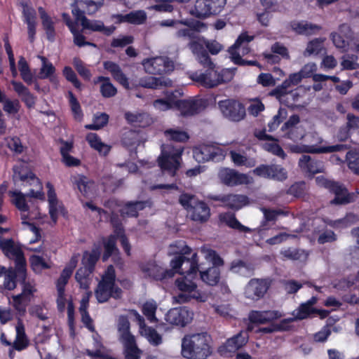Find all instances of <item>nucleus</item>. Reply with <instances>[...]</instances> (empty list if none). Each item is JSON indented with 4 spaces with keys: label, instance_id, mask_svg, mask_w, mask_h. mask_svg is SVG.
I'll return each mask as SVG.
<instances>
[{
    "label": "nucleus",
    "instance_id": "393cba45",
    "mask_svg": "<svg viewBox=\"0 0 359 359\" xmlns=\"http://www.w3.org/2000/svg\"><path fill=\"white\" fill-rule=\"evenodd\" d=\"M218 175L222 183L230 187L248 184L249 182L248 175L239 173L233 169L222 168L219 170Z\"/></svg>",
    "mask_w": 359,
    "mask_h": 359
},
{
    "label": "nucleus",
    "instance_id": "a19ab883",
    "mask_svg": "<svg viewBox=\"0 0 359 359\" xmlns=\"http://www.w3.org/2000/svg\"><path fill=\"white\" fill-rule=\"evenodd\" d=\"M163 135L167 140L177 142H185L189 139L188 133L180 128H168Z\"/></svg>",
    "mask_w": 359,
    "mask_h": 359
},
{
    "label": "nucleus",
    "instance_id": "79ce46f5",
    "mask_svg": "<svg viewBox=\"0 0 359 359\" xmlns=\"http://www.w3.org/2000/svg\"><path fill=\"white\" fill-rule=\"evenodd\" d=\"M292 29L299 34L311 35L317 33L320 29L319 25L306 21L293 22Z\"/></svg>",
    "mask_w": 359,
    "mask_h": 359
},
{
    "label": "nucleus",
    "instance_id": "13d9d810",
    "mask_svg": "<svg viewBox=\"0 0 359 359\" xmlns=\"http://www.w3.org/2000/svg\"><path fill=\"white\" fill-rule=\"evenodd\" d=\"M348 168L355 174L359 175V150L353 149L346 154Z\"/></svg>",
    "mask_w": 359,
    "mask_h": 359
},
{
    "label": "nucleus",
    "instance_id": "338daca9",
    "mask_svg": "<svg viewBox=\"0 0 359 359\" xmlns=\"http://www.w3.org/2000/svg\"><path fill=\"white\" fill-rule=\"evenodd\" d=\"M125 118L131 124L143 126L142 121L147 118L146 114L126 112Z\"/></svg>",
    "mask_w": 359,
    "mask_h": 359
},
{
    "label": "nucleus",
    "instance_id": "cd10ccee",
    "mask_svg": "<svg viewBox=\"0 0 359 359\" xmlns=\"http://www.w3.org/2000/svg\"><path fill=\"white\" fill-rule=\"evenodd\" d=\"M145 276L157 280H163L171 278L175 272L171 269H165L155 262H149L142 267Z\"/></svg>",
    "mask_w": 359,
    "mask_h": 359
},
{
    "label": "nucleus",
    "instance_id": "e2e57ef3",
    "mask_svg": "<svg viewBox=\"0 0 359 359\" xmlns=\"http://www.w3.org/2000/svg\"><path fill=\"white\" fill-rule=\"evenodd\" d=\"M55 72V68L51 62L46 63L43 62L42 67L40 69L39 77L40 79H50L51 82H54L55 77L53 74Z\"/></svg>",
    "mask_w": 359,
    "mask_h": 359
},
{
    "label": "nucleus",
    "instance_id": "603ef678",
    "mask_svg": "<svg viewBox=\"0 0 359 359\" xmlns=\"http://www.w3.org/2000/svg\"><path fill=\"white\" fill-rule=\"evenodd\" d=\"M125 348L126 359H140L142 351L137 347L136 341H131L130 343H123Z\"/></svg>",
    "mask_w": 359,
    "mask_h": 359
},
{
    "label": "nucleus",
    "instance_id": "39448f33",
    "mask_svg": "<svg viewBox=\"0 0 359 359\" xmlns=\"http://www.w3.org/2000/svg\"><path fill=\"white\" fill-rule=\"evenodd\" d=\"M192 278L189 276H184L176 280L175 285L180 291L178 294L172 297L176 303L184 304L191 299H196L199 302H205L208 300V295L197 290V285Z\"/></svg>",
    "mask_w": 359,
    "mask_h": 359
},
{
    "label": "nucleus",
    "instance_id": "69168bd1",
    "mask_svg": "<svg viewBox=\"0 0 359 359\" xmlns=\"http://www.w3.org/2000/svg\"><path fill=\"white\" fill-rule=\"evenodd\" d=\"M176 100L171 97L167 100L158 99L154 102L153 105L155 109L159 111H166L175 107Z\"/></svg>",
    "mask_w": 359,
    "mask_h": 359
},
{
    "label": "nucleus",
    "instance_id": "1a4fd4ad",
    "mask_svg": "<svg viewBox=\"0 0 359 359\" xmlns=\"http://www.w3.org/2000/svg\"><path fill=\"white\" fill-rule=\"evenodd\" d=\"M358 220V217L352 213L346 215L344 218L337 220H330L328 219H324V224L322 229L316 230V232L319 234L317 239L318 243L319 244H324L326 243H331L337 240V236L334 231L331 230H324L325 225H329L334 229L344 228L355 223Z\"/></svg>",
    "mask_w": 359,
    "mask_h": 359
},
{
    "label": "nucleus",
    "instance_id": "052dcab7",
    "mask_svg": "<svg viewBox=\"0 0 359 359\" xmlns=\"http://www.w3.org/2000/svg\"><path fill=\"white\" fill-rule=\"evenodd\" d=\"M72 13L75 17V21L73 23H76V28H79L80 23L83 29H90V20L85 16L84 11L79 8H75L72 10Z\"/></svg>",
    "mask_w": 359,
    "mask_h": 359
},
{
    "label": "nucleus",
    "instance_id": "f03ea898",
    "mask_svg": "<svg viewBox=\"0 0 359 359\" xmlns=\"http://www.w3.org/2000/svg\"><path fill=\"white\" fill-rule=\"evenodd\" d=\"M181 353L187 359H206L212 353L210 336L205 332L186 335L182 340Z\"/></svg>",
    "mask_w": 359,
    "mask_h": 359
},
{
    "label": "nucleus",
    "instance_id": "e433bc0d",
    "mask_svg": "<svg viewBox=\"0 0 359 359\" xmlns=\"http://www.w3.org/2000/svg\"><path fill=\"white\" fill-rule=\"evenodd\" d=\"M91 333L93 334V345L95 350L91 351V358L93 359H116L110 356L107 351V349L102 346L100 341V337L97 333H94L93 329L91 327Z\"/></svg>",
    "mask_w": 359,
    "mask_h": 359
},
{
    "label": "nucleus",
    "instance_id": "72a5a7b5",
    "mask_svg": "<svg viewBox=\"0 0 359 359\" xmlns=\"http://www.w3.org/2000/svg\"><path fill=\"white\" fill-rule=\"evenodd\" d=\"M38 11L41 20L43 29L46 34V38L49 41L53 42L56 35L54 22L43 7H39Z\"/></svg>",
    "mask_w": 359,
    "mask_h": 359
},
{
    "label": "nucleus",
    "instance_id": "2f4dec72",
    "mask_svg": "<svg viewBox=\"0 0 359 359\" xmlns=\"http://www.w3.org/2000/svg\"><path fill=\"white\" fill-rule=\"evenodd\" d=\"M339 33H332L331 34L332 40L337 48L346 51L348 46L347 39L351 37L350 28L346 25H342L339 27Z\"/></svg>",
    "mask_w": 359,
    "mask_h": 359
},
{
    "label": "nucleus",
    "instance_id": "864d4df0",
    "mask_svg": "<svg viewBox=\"0 0 359 359\" xmlns=\"http://www.w3.org/2000/svg\"><path fill=\"white\" fill-rule=\"evenodd\" d=\"M325 39H315L310 41L304 51L305 56H310L311 55H318L321 53L323 48V43Z\"/></svg>",
    "mask_w": 359,
    "mask_h": 359
},
{
    "label": "nucleus",
    "instance_id": "f257e3e1",
    "mask_svg": "<svg viewBox=\"0 0 359 359\" xmlns=\"http://www.w3.org/2000/svg\"><path fill=\"white\" fill-rule=\"evenodd\" d=\"M191 252V249L184 244L183 241H179L170 245L169 254H177L179 256L170 262L171 270L175 273L186 274L191 278L197 276L198 271V257L196 253H193L190 258L186 255Z\"/></svg>",
    "mask_w": 359,
    "mask_h": 359
},
{
    "label": "nucleus",
    "instance_id": "a18cd8bd",
    "mask_svg": "<svg viewBox=\"0 0 359 359\" xmlns=\"http://www.w3.org/2000/svg\"><path fill=\"white\" fill-rule=\"evenodd\" d=\"M30 266L36 273H40L43 270L50 269L51 266L45 259L39 255H32L29 257Z\"/></svg>",
    "mask_w": 359,
    "mask_h": 359
},
{
    "label": "nucleus",
    "instance_id": "dca6fc26",
    "mask_svg": "<svg viewBox=\"0 0 359 359\" xmlns=\"http://www.w3.org/2000/svg\"><path fill=\"white\" fill-rule=\"evenodd\" d=\"M142 65L145 71L150 74H166L172 72L175 67L173 61L166 56L147 59Z\"/></svg>",
    "mask_w": 359,
    "mask_h": 359
},
{
    "label": "nucleus",
    "instance_id": "a211bd4d",
    "mask_svg": "<svg viewBox=\"0 0 359 359\" xmlns=\"http://www.w3.org/2000/svg\"><path fill=\"white\" fill-rule=\"evenodd\" d=\"M19 1L20 5L22 8L23 21L27 25L28 39L30 43H34L36 33V12L29 5V0Z\"/></svg>",
    "mask_w": 359,
    "mask_h": 359
},
{
    "label": "nucleus",
    "instance_id": "8fccbe9b",
    "mask_svg": "<svg viewBox=\"0 0 359 359\" xmlns=\"http://www.w3.org/2000/svg\"><path fill=\"white\" fill-rule=\"evenodd\" d=\"M157 308L158 305L154 300L147 301L142 306V313L150 323L158 321L156 317Z\"/></svg>",
    "mask_w": 359,
    "mask_h": 359
},
{
    "label": "nucleus",
    "instance_id": "6e6d98bb",
    "mask_svg": "<svg viewBox=\"0 0 359 359\" xmlns=\"http://www.w3.org/2000/svg\"><path fill=\"white\" fill-rule=\"evenodd\" d=\"M179 201L189 213L201 202L194 195L189 194H182L180 197Z\"/></svg>",
    "mask_w": 359,
    "mask_h": 359
},
{
    "label": "nucleus",
    "instance_id": "4be33fe9",
    "mask_svg": "<svg viewBox=\"0 0 359 359\" xmlns=\"http://www.w3.org/2000/svg\"><path fill=\"white\" fill-rule=\"evenodd\" d=\"M175 107L182 116H192L203 110L206 102L203 99L176 100Z\"/></svg>",
    "mask_w": 359,
    "mask_h": 359
},
{
    "label": "nucleus",
    "instance_id": "0eeeda50",
    "mask_svg": "<svg viewBox=\"0 0 359 359\" xmlns=\"http://www.w3.org/2000/svg\"><path fill=\"white\" fill-rule=\"evenodd\" d=\"M121 290L115 285V271L110 265L108 266L102 280L99 283L95 296L99 302H107L110 297L115 299L121 297Z\"/></svg>",
    "mask_w": 359,
    "mask_h": 359
},
{
    "label": "nucleus",
    "instance_id": "774afa93",
    "mask_svg": "<svg viewBox=\"0 0 359 359\" xmlns=\"http://www.w3.org/2000/svg\"><path fill=\"white\" fill-rule=\"evenodd\" d=\"M109 121V116L106 113H98L94 115L91 130H98L104 127Z\"/></svg>",
    "mask_w": 359,
    "mask_h": 359
},
{
    "label": "nucleus",
    "instance_id": "c756f323",
    "mask_svg": "<svg viewBox=\"0 0 359 359\" xmlns=\"http://www.w3.org/2000/svg\"><path fill=\"white\" fill-rule=\"evenodd\" d=\"M300 169L306 173L314 175L324 170L323 162L312 159L310 156L303 155L298 163Z\"/></svg>",
    "mask_w": 359,
    "mask_h": 359
},
{
    "label": "nucleus",
    "instance_id": "bf43d9fd",
    "mask_svg": "<svg viewBox=\"0 0 359 359\" xmlns=\"http://www.w3.org/2000/svg\"><path fill=\"white\" fill-rule=\"evenodd\" d=\"M147 19V13L142 10L134 11L128 13V23L142 25L146 22Z\"/></svg>",
    "mask_w": 359,
    "mask_h": 359
},
{
    "label": "nucleus",
    "instance_id": "680f3d73",
    "mask_svg": "<svg viewBox=\"0 0 359 359\" xmlns=\"http://www.w3.org/2000/svg\"><path fill=\"white\" fill-rule=\"evenodd\" d=\"M91 147H93L100 154L105 156L110 150V147L103 143L97 134L91 133Z\"/></svg>",
    "mask_w": 359,
    "mask_h": 359
},
{
    "label": "nucleus",
    "instance_id": "c03bdc74",
    "mask_svg": "<svg viewBox=\"0 0 359 359\" xmlns=\"http://www.w3.org/2000/svg\"><path fill=\"white\" fill-rule=\"evenodd\" d=\"M11 196V203L16 208L21 212H28L29 207L26 201L25 196L19 191H10L8 193Z\"/></svg>",
    "mask_w": 359,
    "mask_h": 359
},
{
    "label": "nucleus",
    "instance_id": "9d476101",
    "mask_svg": "<svg viewBox=\"0 0 359 359\" xmlns=\"http://www.w3.org/2000/svg\"><path fill=\"white\" fill-rule=\"evenodd\" d=\"M253 39V36L248 35L246 33L241 34L235 43L229 48V52L231 55L232 61L237 65H257L256 61L244 60L241 58L242 55L248 54L250 51L248 43Z\"/></svg>",
    "mask_w": 359,
    "mask_h": 359
},
{
    "label": "nucleus",
    "instance_id": "49530a36",
    "mask_svg": "<svg viewBox=\"0 0 359 359\" xmlns=\"http://www.w3.org/2000/svg\"><path fill=\"white\" fill-rule=\"evenodd\" d=\"M98 81L102 83L100 88L103 97H111L116 94V88L110 82L108 77L100 76Z\"/></svg>",
    "mask_w": 359,
    "mask_h": 359
},
{
    "label": "nucleus",
    "instance_id": "c9c22d12",
    "mask_svg": "<svg viewBox=\"0 0 359 359\" xmlns=\"http://www.w3.org/2000/svg\"><path fill=\"white\" fill-rule=\"evenodd\" d=\"M62 17L65 24L74 35V43L79 47L90 45V42L86 41V37L80 32L79 28H76V23H73L69 15L64 13Z\"/></svg>",
    "mask_w": 359,
    "mask_h": 359
},
{
    "label": "nucleus",
    "instance_id": "2eb2a0df",
    "mask_svg": "<svg viewBox=\"0 0 359 359\" xmlns=\"http://www.w3.org/2000/svg\"><path fill=\"white\" fill-rule=\"evenodd\" d=\"M0 249L9 259L14 260L15 264L21 267L27 265L25 254L19 244H16L13 238L0 237Z\"/></svg>",
    "mask_w": 359,
    "mask_h": 359
},
{
    "label": "nucleus",
    "instance_id": "f3484780",
    "mask_svg": "<svg viewBox=\"0 0 359 359\" xmlns=\"http://www.w3.org/2000/svg\"><path fill=\"white\" fill-rule=\"evenodd\" d=\"M316 182L318 186L324 187L334 194V198L330 201L332 204L344 205L351 202V196L343 186L323 177H316Z\"/></svg>",
    "mask_w": 359,
    "mask_h": 359
},
{
    "label": "nucleus",
    "instance_id": "aec40b11",
    "mask_svg": "<svg viewBox=\"0 0 359 359\" xmlns=\"http://www.w3.org/2000/svg\"><path fill=\"white\" fill-rule=\"evenodd\" d=\"M206 39L202 36L196 35L189 41L187 46L195 56L198 62L202 65H212L208 53L205 49Z\"/></svg>",
    "mask_w": 359,
    "mask_h": 359
},
{
    "label": "nucleus",
    "instance_id": "ea45409f",
    "mask_svg": "<svg viewBox=\"0 0 359 359\" xmlns=\"http://www.w3.org/2000/svg\"><path fill=\"white\" fill-rule=\"evenodd\" d=\"M221 222L228 226L243 232H250L251 229L241 224L232 213H222L219 216Z\"/></svg>",
    "mask_w": 359,
    "mask_h": 359
},
{
    "label": "nucleus",
    "instance_id": "4d7b16f0",
    "mask_svg": "<svg viewBox=\"0 0 359 359\" xmlns=\"http://www.w3.org/2000/svg\"><path fill=\"white\" fill-rule=\"evenodd\" d=\"M348 168L355 174L359 175V150L353 149L346 154Z\"/></svg>",
    "mask_w": 359,
    "mask_h": 359
},
{
    "label": "nucleus",
    "instance_id": "b1692460",
    "mask_svg": "<svg viewBox=\"0 0 359 359\" xmlns=\"http://www.w3.org/2000/svg\"><path fill=\"white\" fill-rule=\"evenodd\" d=\"M348 149L346 144H337L327 147H316V145L300 144L291 147L294 153L326 154L345 151Z\"/></svg>",
    "mask_w": 359,
    "mask_h": 359
},
{
    "label": "nucleus",
    "instance_id": "bb28decb",
    "mask_svg": "<svg viewBox=\"0 0 359 359\" xmlns=\"http://www.w3.org/2000/svg\"><path fill=\"white\" fill-rule=\"evenodd\" d=\"M213 199L222 202L224 207L235 210L242 208L249 203L248 198L241 194L217 196Z\"/></svg>",
    "mask_w": 359,
    "mask_h": 359
},
{
    "label": "nucleus",
    "instance_id": "4468645a",
    "mask_svg": "<svg viewBox=\"0 0 359 359\" xmlns=\"http://www.w3.org/2000/svg\"><path fill=\"white\" fill-rule=\"evenodd\" d=\"M194 157L198 162L222 161L226 155L225 151L216 144H202L193 150Z\"/></svg>",
    "mask_w": 359,
    "mask_h": 359
},
{
    "label": "nucleus",
    "instance_id": "f8f14e48",
    "mask_svg": "<svg viewBox=\"0 0 359 359\" xmlns=\"http://www.w3.org/2000/svg\"><path fill=\"white\" fill-rule=\"evenodd\" d=\"M114 227V235H111L107 240L104 242V253L102 257L103 261H106L111 255L117 251L116 247V238H118L121 241L123 248L125 252L129 255L130 246L127 238L124 234L123 229L121 225L115 224L112 220Z\"/></svg>",
    "mask_w": 359,
    "mask_h": 359
},
{
    "label": "nucleus",
    "instance_id": "ddd939ff",
    "mask_svg": "<svg viewBox=\"0 0 359 359\" xmlns=\"http://www.w3.org/2000/svg\"><path fill=\"white\" fill-rule=\"evenodd\" d=\"M218 107L222 115L231 121H241L246 115L245 107L235 100H221L218 102Z\"/></svg>",
    "mask_w": 359,
    "mask_h": 359
},
{
    "label": "nucleus",
    "instance_id": "412c9836",
    "mask_svg": "<svg viewBox=\"0 0 359 359\" xmlns=\"http://www.w3.org/2000/svg\"><path fill=\"white\" fill-rule=\"evenodd\" d=\"M27 265H22L20 267L15 264V267H9L6 269V271L4 273V287L8 290H13L17 287V283L20 280H24L26 275Z\"/></svg>",
    "mask_w": 359,
    "mask_h": 359
},
{
    "label": "nucleus",
    "instance_id": "f704fd0d",
    "mask_svg": "<svg viewBox=\"0 0 359 359\" xmlns=\"http://www.w3.org/2000/svg\"><path fill=\"white\" fill-rule=\"evenodd\" d=\"M118 332L121 343L128 342L135 340V336L130 332V323L126 316H121L118 320Z\"/></svg>",
    "mask_w": 359,
    "mask_h": 359
},
{
    "label": "nucleus",
    "instance_id": "58836bf2",
    "mask_svg": "<svg viewBox=\"0 0 359 359\" xmlns=\"http://www.w3.org/2000/svg\"><path fill=\"white\" fill-rule=\"evenodd\" d=\"M139 332L153 346H156L162 343L161 335L154 328L149 327L146 324L139 328Z\"/></svg>",
    "mask_w": 359,
    "mask_h": 359
},
{
    "label": "nucleus",
    "instance_id": "473e14b6",
    "mask_svg": "<svg viewBox=\"0 0 359 359\" xmlns=\"http://www.w3.org/2000/svg\"><path fill=\"white\" fill-rule=\"evenodd\" d=\"M103 66L104 68L111 74L115 81L118 82L124 88H129L128 79L119 65L113 62L107 61L104 62Z\"/></svg>",
    "mask_w": 359,
    "mask_h": 359
},
{
    "label": "nucleus",
    "instance_id": "37998d69",
    "mask_svg": "<svg viewBox=\"0 0 359 359\" xmlns=\"http://www.w3.org/2000/svg\"><path fill=\"white\" fill-rule=\"evenodd\" d=\"M290 87L287 84H285V81L281 85L277 86L269 93L270 95L274 96L280 102L284 103L287 107H292V103L290 102L288 97V88Z\"/></svg>",
    "mask_w": 359,
    "mask_h": 359
},
{
    "label": "nucleus",
    "instance_id": "5701e85b",
    "mask_svg": "<svg viewBox=\"0 0 359 359\" xmlns=\"http://www.w3.org/2000/svg\"><path fill=\"white\" fill-rule=\"evenodd\" d=\"M193 318V313L186 307L170 309L165 315V320L172 325L185 326Z\"/></svg>",
    "mask_w": 359,
    "mask_h": 359
},
{
    "label": "nucleus",
    "instance_id": "9b49d317",
    "mask_svg": "<svg viewBox=\"0 0 359 359\" xmlns=\"http://www.w3.org/2000/svg\"><path fill=\"white\" fill-rule=\"evenodd\" d=\"M226 0H196L190 13L198 18H205L219 13L226 4Z\"/></svg>",
    "mask_w": 359,
    "mask_h": 359
},
{
    "label": "nucleus",
    "instance_id": "6e6552de",
    "mask_svg": "<svg viewBox=\"0 0 359 359\" xmlns=\"http://www.w3.org/2000/svg\"><path fill=\"white\" fill-rule=\"evenodd\" d=\"M201 252L205 259L213 264V266L200 272L201 278L205 283L209 285H215L219 283L220 278V270L218 269V266H222L224 262L213 250L203 247L201 249Z\"/></svg>",
    "mask_w": 359,
    "mask_h": 359
},
{
    "label": "nucleus",
    "instance_id": "0e129e2a",
    "mask_svg": "<svg viewBox=\"0 0 359 359\" xmlns=\"http://www.w3.org/2000/svg\"><path fill=\"white\" fill-rule=\"evenodd\" d=\"M72 273L67 269H63L60 273V277L56 281L57 291L65 292V287L68 283L69 279L72 276Z\"/></svg>",
    "mask_w": 359,
    "mask_h": 359
},
{
    "label": "nucleus",
    "instance_id": "6ab92c4d",
    "mask_svg": "<svg viewBox=\"0 0 359 359\" xmlns=\"http://www.w3.org/2000/svg\"><path fill=\"white\" fill-rule=\"evenodd\" d=\"M270 286V281L267 279H251L245 288V296L252 300H259L266 293Z\"/></svg>",
    "mask_w": 359,
    "mask_h": 359
},
{
    "label": "nucleus",
    "instance_id": "de8ad7c7",
    "mask_svg": "<svg viewBox=\"0 0 359 359\" xmlns=\"http://www.w3.org/2000/svg\"><path fill=\"white\" fill-rule=\"evenodd\" d=\"M231 161L237 166L254 167L256 164L254 158H250L240 153L231 151L230 152Z\"/></svg>",
    "mask_w": 359,
    "mask_h": 359
},
{
    "label": "nucleus",
    "instance_id": "5fc2aeb1",
    "mask_svg": "<svg viewBox=\"0 0 359 359\" xmlns=\"http://www.w3.org/2000/svg\"><path fill=\"white\" fill-rule=\"evenodd\" d=\"M27 271H26V275L25 276L24 280H20L19 282L22 285V292L19 294L25 297L26 300L29 301L30 297L34 295V292H36V290L34 285L29 280H27Z\"/></svg>",
    "mask_w": 359,
    "mask_h": 359
},
{
    "label": "nucleus",
    "instance_id": "a878e982",
    "mask_svg": "<svg viewBox=\"0 0 359 359\" xmlns=\"http://www.w3.org/2000/svg\"><path fill=\"white\" fill-rule=\"evenodd\" d=\"M248 331H241L239 333L226 341L224 344L220 347V352L222 354L234 353L245 346L248 341Z\"/></svg>",
    "mask_w": 359,
    "mask_h": 359
},
{
    "label": "nucleus",
    "instance_id": "7ed1b4c3",
    "mask_svg": "<svg viewBox=\"0 0 359 359\" xmlns=\"http://www.w3.org/2000/svg\"><path fill=\"white\" fill-rule=\"evenodd\" d=\"M83 266H81L75 274V279L79 284V287L86 290L85 297L81 301L79 312L81 316V320L85 327L90 330V315L87 311L88 302L90 299V252L85 251L82 258Z\"/></svg>",
    "mask_w": 359,
    "mask_h": 359
},
{
    "label": "nucleus",
    "instance_id": "3c124183",
    "mask_svg": "<svg viewBox=\"0 0 359 359\" xmlns=\"http://www.w3.org/2000/svg\"><path fill=\"white\" fill-rule=\"evenodd\" d=\"M145 204L146 203L143 201L129 202L121 210V214L130 217H136L138 211L144 208Z\"/></svg>",
    "mask_w": 359,
    "mask_h": 359
},
{
    "label": "nucleus",
    "instance_id": "4c0bfd02",
    "mask_svg": "<svg viewBox=\"0 0 359 359\" xmlns=\"http://www.w3.org/2000/svg\"><path fill=\"white\" fill-rule=\"evenodd\" d=\"M192 220L204 222H206L210 215V210L208 206L203 201H201L189 212Z\"/></svg>",
    "mask_w": 359,
    "mask_h": 359
},
{
    "label": "nucleus",
    "instance_id": "09e8293b",
    "mask_svg": "<svg viewBox=\"0 0 359 359\" xmlns=\"http://www.w3.org/2000/svg\"><path fill=\"white\" fill-rule=\"evenodd\" d=\"M312 302H308L306 304H302L293 313V318H290V320L293 319L302 320L306 318L311 314L314 311L312 308Z\"/></svg>",
    "mask_w": 359,
    "mask_h": 359
},
{
    "label": "nucleus",
    "instance_id": "423d86ee",
    "mask_svg": "<svg viewBox=\"0 0 359 359\" xmlns=\"http://www.w3.org/2000/svg\"><path fill=\"white\" fill-rule=\"evenodd\" d=\"M183 151V147H175L170 144H162L161 153L158 158L161 169L174 176L180 167Z\"/></svg>",
    "mask_w": 359,
    "mask_h": 359
},
{
    "label": "nucleus",
    "instance_id": "c85d7f7f",
    "mask_svg": "<svg viewBox=\"0 0 359 359\" xmlns=\"http://www.w3.org/2000/svg\"><path fill=\"white\" fill-rule=\"evenodd\" d=\"M278 311H252L248 316L249 320L252 323L265 324L281 318Z\"/></svg>",
    "mask_w": 359,
    "mask_h": 359
},
{
    "label": "nucleus",
    "instance_id": "20e7f679",
    "mask_svg": "<svg viewBox=\"0 0 359 359\" xmlns=\"http://www.w3.org/2000/svg\"><path fill=\"white\" fill-rule=\"evenodd\" d=\"M203 66L208 68L205 72H193L190 74V78L205 88H215L231 81L233 77L232 71L228 69L219 71L215 69V65L212 62V65L207 64Z\"/></svg>",
    "mask_w": 359,
    "mask_h": 359
},
{
    "label": "nucleus",
    "instance_id": "7c9ffc66",
    "mask_svg": "<svg viewBox=\"0 0 359 359\" xmlns=\"http://www.w3.org/2000/svg\"><path fill=\"white\" fill-rule=\"evenodd\" d=\"M74 183L79 192L78 196L83 207L90 208V199H88L90 182L88 177L84 175H79L77 177L74 178Z\"/></svg>",
    "mask_w": 359,
    "mask_h": 359
}]
</instances>
